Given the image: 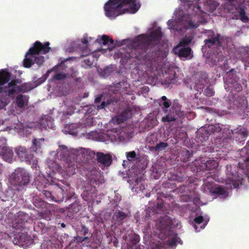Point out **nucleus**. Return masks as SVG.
<instances>
[{
	"instance_id": "obj_1",
	"label": "nucleus",
	"mask_w": 249,
	"mask_h": 249,
	"mask_svg": "<svg viewBox=\"0 0 249 249\" xmlns=\"http://www.w3.org/2000/svg\"><path fill=\"white\" fill-rule=\"evenodd\" d=\"M140 6L138 0H108L104 9L106 16L114 19L126 13H136Z\"/></svg>"
},
{
	"instance_id": "obj_2",
	"label": "nucleus",
	"mask_w": 249,
	"mask_h": 249,
	"mask_svg": "<svg viewBox=\"0 0 249 249\" xmlns=\"http://www.w3.org/2000/svg\"><path fill=\"white\" fill-rule=\"evenodd\" d=\"M156 40V29L152 28L149 31V35L142 34L133 39L134 48L131 50L130 57L138 60H145L147 54V50L152 41Z\"/></svg>"
},
{
	"instance_id": "obj_3",
	"label": "nucleus",
	"mask_w": 249,
	"mask_h": 249,
	"mask_svg": "<svg viewBox=\"0 0 249 249\" xmlns=\"http://www.w3.org/2000/svg\"><path fill=\"white\" fill-rule=\"evenodd\" d=\"M50 43L47 42L44 44L39 41H36L34 46L30 48L26 54V57L23 60V65L25 68H30L35 64L34 57L40 53L46 54L48 53L51 48L49 47Z\"/></svg>"
},
{
	"instance_id": "obj_4",
	"label": "nucleus",
	"mask_w": 249,
	"mask_h": 249,
	"mask_svg": "<svg viewBox=\"0 0 249 249\" xmlns=\"http://www.w3.org/2000/svg\"><path fill=\"white\" fill-rule=\"evenodd\" d=\"M31 176L24 169L18 168L12 174L10 181L15 187V190H21V188L27 185L30 181Z\"/></svg>"
},
{
	"instance_id": "obj_5",
	"label": "nucleus",
	"mask_w": 249,
	"mask_h": 249,
	"mask_svg": "<svg viewBox=\"0 0 249 249\" xmlns=\"http://www.w3.org/2000/svg\"><path fill=\"white\" fill-rule=\"evenodd\" d=\"M91 234L89 229L85 225L81 226L76 231V236H74L73 242L83 246H88L91 240Z\"/></svg>"
},
{
	"instance_id": "obj_6",
	"label": "nucleus",
	"mask_w": 249,
	"mask_h": 249,
	"mask_svg": "<svg viewBox=\"0 0 249 249\" xmlns=\"http://www.w3.org/2000/svg\"><path fill=\"white\" fill-rule=\"evenodd\" d=\"M225 182L227 189L232 188V187L236 188L241 183L242 178L239 177L235 170H233L231 166H227Z\"/></svg>"
},
{
	"instance_id": "obj_7",
	"label": "nucleus",
	"mask_w": 249,
	"mask_h": 249,
	"mask_svg": "<svg viewBox=\"0 0 249 249\" xmlns=\"http://www.w3.org/2000/svg\"><path fill=\"white\" fill-rule=\"evenodd\" d=\"M162 71H164L165 73L162 75H160V78L159 79L161 84L169 87L170 85L175 82V77L176 74L175 68L174 67H169L168 65H165L162 68Z\"/></svg>"
},
{
	"instance_id": "obj_8",
	"label": "nucleus",
	"mask_w": 249,
	"mask_h": 249,
	"mask_svg": "<svg viewBox=\"0 0 249 249\" xmlns=\"http://www.w3.org/2000/svg\"><path fill=\"white\" fill-rule=\"evenodd\" d=\"M30 219L29 215L25 212H19L14 216L13 227L18 230L24 229L25 224Z\"/></svg>"
},
{
	"instance_id": "obj_9",
	"label": "nucleus",
	"mask_w": 249,
	"mask_h": 249,
	"mask_svg": "<svg viewBox=\"0 0 249 249\" xmlns=\"http://www.w3.org/2000/svg\"><path fill=\"white\" fill-rule=\"evenodd\" d=\"M183 42H180L176 46L173 52L175 54L178 55L180 58H184L186 59H191L193 57V54L190 48L182 45Z\"/></svg>"
},
{
	"instance_id": "obj_10",
	"label": "nucleus",
	"mask_w": 249,
	"mask_h": 249,
	"mask_svg": "<svg viewBox=\"0 0 249 249\" xmlns=\"http://www.w3.org/2000/svg\"><path fill=\"white\" fill-rule=\"evenodd\" d=\"M89 155L90 156L96 155L98 162L104 166L108 167L112 162V156L110 154H105L101 152H98L96 154L94 151H90Z\"/></svg>"
},
{
	"instance_id": "obj_11",
	"label": "nucleus",
	"mask_w": 249,
	"mask_h": 249,
	"mask_svg": "<svg viewBox=\"0 0 249 249\" xmlns=\"http://www.w3.org/2000/svg\"><path fill=\"white\" fill-rule=\"evenodd\" d=\"M181 240L177 236L170 237L163 241V244L157 245V249H169V247L176 246L177 243H180Z\"/></svg>"
},
{
	"instance_id": "obj_12",
	"label": "nucleus",
	"mask_w": 249,
	"mask_h": 249,
	"mask_svg": "<svg viewBox=\"0 0 249 249\" xmlns=\"http://www.w3.org/2000/svg\"><path fill=\"white\" fill-rule=\"evenodd\" d=\"M30 238V237L27 234L19 232L14 235L13 242L15 245L23 247L29 243Z\"/></svg>"
},
{
	"instance_id": "obj_13",
	"label": "nucleus",
	"mask_w": 249,
	"mask_h": 249,
	"mask_svg": "<svg viewBox=\"0 0 249 249\" xmlns=\"http://www.w3.org/2000/svg\"><path fill=\"white\" fill-rule=\"evenodd\" d=\"M156 135L155 132L150 133L147 137L145 148L151 152L156 151Z\"/></svg>"
},
{
	"instance_id": "obj_14",
	"label": "nucleus",
	"mask_w": 249,
	"mask_h": 249,
	"mask_svg": "<svg viewBox=\"0 0 249 249\" xmlns=\"http://www.w3.org/2000/svg\"><path fill=\"white\" fill-rule=\"evenodd\" d=\"M82 208V205L79 202L75 200L74 202L70 204L67 208L68 212L69 213V216L73 218Z\"/></svg>"
},
{
	"instance_id": "obj_15",
	"label": "nucleus",
	"mask_w": 249,
	"mask_h": 249,
	"mask_svg": "<svg viewBox=\"0 0 249 249\" xmlns=\"http://www.w3.org/2000/svg\"><path fill=\"white\" fill-rule=\"evenodd\" d=\"M145 189L144 180L142 176L137 177L133 183L132 190L137 193L142 192Z\"/></svg>"
},
{
	"instance_id": "obj_16",
	"label": "nucleus",
	"mask_w": 249,
	"mask_h": 249,
	"mask_svg": "<svg viewBox=\"0 0 249 249\" xmlns=\"http://www.w3.org/2000/svg\"><path fill=\"white\" fill-rule=\"evenodd\" d=\"M129 216L128 213L116 210L113 213V219L118 225L123 224L124 221Z\"/></svg>"
},
{
	"instance_id": "obj_17",
	"label": "nucleus",
	"mask_w": 249,
	"mask_h": 249,
	"mask_svg": "<svg viewBox=\"0 0 249 249\" xmlns=\"http://www.w3.org/2000/svg\"><path fill=\"white\" fill-rule=\"evenodd\" d=\"M64 190L59 186H56L53 190V201L57 202H62L64 200Z\"/></svg>"
},
{
	"instance_id": "obj_18",
	"label": "nucleus",
	"mask_w": 249,
	"mask_h": 249,
	"mask_svg": "<svg viewBox=\"0 0 249 249\" xmlns=\"http://www.w3.org/2000/svg\"><path fill=\"white\" fill-rule=\"evenodd\" d=\"M123 238L125 242L127 241H129V244L132 245V246H138L137 244L139 243L140 241V236L133 232L128 234V236H123Z\"/></svg>"
},
{
	"instance_id": "obj_19",
	"label": "nucleus",
	"mask_w": 249,
	"mask_h": 249,
	"mask_svg": "<svg viewBox=\"0 0 249 249\" xmlns=\"http://www.w3.org/2000/svg\"><path fill=\"white\" fill-rule=\"evenodd\" d=\"M11 73L5 70H0V92L3 90V87H1L7 83L10 80Z\"/></svg>"
},
{
	"instance_id": "obj_20",
	"label": "nucleus",
	"mask_w": 249,
	"mask_h": 249,
	"mask_svg": "<svg viewBox=\"0 0 249 249\" xmlns=\"http://www.w3.org/2000/svg\"><path fill=\"white\" fill-rule=\"evenodd\" d=\"M16 152L21 160H28L31 158V156L28 154L27 149L24 147H18L16 149Z\"/></svg>"
},
{
	"instance_id": "obj_21",
	"label": "nucleus",
	"mask_w": 249,
	"mask_h": 249,
	"mask_svg": "<svg viewBox=\"0 0 249 249\" xmlns=\"http://www.w3.org/2000/svg\"><path fill=\"white\" fill-rule=\"evenodd\" d=\"M0 154L1 155L3 160L6 161L10 162L13 157L14 153L10 148L4 147L2 148Z\"/></svg>"
},
{
	"instance_id": "obj_22",
	"label": "nucleus",
	"mask_w": 249,
	"mask_h": 249,
	"mask_svg": "<svg viewBox=\"0 0 249 249\" xmlns=\"http://www.w3.org/2000/svg\"><path fill=\"white\" fill-rule=\"evenodd\" d=\"M25 96L22 94H18L16 97L15 104L19 108H23L25 105Z\"/></svg>"
},
{
	"instance_id": "obj_23",
	"label": "nucleus",
	"mask_w": 249,
	"mask_h": 249,
	"mask_svg": "<svg viewBox=\"0 0 249 249\" xmlns=\"http://www.w3.org/2000/svg\"><path fill=\"white\" fill-rule=\"evenodd\" d=\"M44 138L37 139L34 138L33 140V144L31 146V149L35 152H37V150L41 148L40 141H44Z\"/></svg>"
},
{
	"instance_id": "obj_24",
	"label": "nucleus",
	"mask_w": 249,
	"mask_h": 249,
	"mask_svg": "<svg viewBox=\"0 0 249 249\" xmlns=\"http://www.w3.org/2000/svg\"><path fill=\"white\" fill-rule=\"evenodd\" d=\"M17 90H18V89L17 88L14 87L8 88V87L6 86L5 87H3V90L1 92L5 93V94L10 97H13L14 94Z\"/></svg>"
},
{
	"instance_id": "obj_25",
	"label": "nucleus",
	"mask_w": 249,
	"mask_h": 249,
	"mask_svg": "<svg viewBox=\"0 0 249 249\" xmlns=\"http://www.w3.org/2000/svg\"><path fill=\"white\" fill-rule=\"evenodd\" d=\"M198 26L197 23H194L190 18L184 21V26L185 29L196 28Z\"/></svg>"
},
{
	"instance_id": "obj_26",
	"label": "nucleus",
	"mask_w": 249,
	"mask_h": 249,
	"mask_svg": "<svg viewBox=\"0 0 249 249\" xmlns=\"http://www.w3.org/2000/svg\"><path fill=\"white\" fill-rule=\"evenodd\" d=\"M159 104L160 106H163L165 108H167L170 106L171 102L166 96H163L159 100Z\"/></svg>"
},
{
	"instance_id": "obj_27",
	"label": "nucleus",
	"mask_w": 249,
	"mask_h": 249,
	"mask_svg": "<svg viewBox=\"0 0 249 249\" xmlns=\"http://www.w3.org/2000/svg\"><path fill=\"white\" fill-rule=\"evenodd\" d=\"M210 192L213 194H216L218 195H224L225 194L226 191L225 190L220 186H215L211 188Z\"/></svg>"
},
{
	"instance_id": "obj_28",
	"label": "nucleus",
	"mask_w": 249,
	"mask_h": 249,
	"mask_svg": "<svg viewBox=\"0 0 249 249\" xmlns=\"http://www.w3.org/2000/svg\"><path fill=\"white\" fill-rule=\"evenodd\" d=\"M112 103H113V100L111 99H108L107 101H103L100 105L97 106V109L99 110L109 107V106Z\"/></svg>"
},
{
	"instance_id": "obj_29",
	"label": "nucleus",
	"mask_w": 249,
	"mask_h": 249,
	"mask_svg": "<svg viewBox=\"0 0 249 249\" xmlns=\"http://www.w3.org/2000/svg\"><path fill=\"white\" fill-rule=\"evenodd\" d=\"M96 41L100 44L107 45L109 41V36L104 35L101 38H98Z\"/></svg>"
},
{
	"instance_id": "obj_30",
	"label": "nucleus",
	"mask_w": 249,
	"mask_h": 249,
	"mask_svg": "<svg viewBox=\"0 0 249 249\" xmlns=\"http://www.w3.org/2000/svg\"><path fill=\"white\" fill-rule=\"evenodd\" d=\"M31 88L29 84L24 83L18 86V91H22L23 92H27L31 90Z\"/></svg>"
},
{
	"instance_id": "obj_31",
	"label": "nucleus",
	"mask_w": 249,
	"mask_h": 249,
	"mask_svg": "<svg viewBox=\"0 0 249 249\" xmlns=\"http://www.w3.org/2000/svg\"><path fill=\"white\" fill-rule=\"evenodd\" d=\"M67 166H66V171L70 174H74L76 173V165L74 163L70 164L68 163Z\"/></svg>"
},
{
	"instance_id": "obj_32",
	"label": "nucleus",
	"mask_w": 249,
	"mask_h": 249,
	"mask_svg": "<svg viewBox=\"0 0 249 249\" xmlns=\"http://www.w3.org/2000/svg\"><path fill=\"white\" fill-rule=\"evenodd\" d=\"M34 61L35 63L40 66L42 65L44 62V57L43 56H39V54L35 55L34 57Z\"/></svg>"
},
{
	"instance_id": "obj_33",
	"label": "nucleus",
	"mask_w": 249,
	"mask_h": 249,
	"mask_svg": "<svg viewBox=\"0 0 249 249\" xmlns=\"http://www.w3.org/2000/svg\"><path fill=\"white\" fill-rule=\"evenodd\" d=\"M21 83V80L19 79H15L11 80V82H9L7 87L8 88L14 87L15 88H18V86H17L18 84H20Z\"/></svg>"
},
{
	"instance_id": "obj_34",
	"label": "nucleus",
	"mask_w": 249,
	"mask_h": 249,
	"mask_svg": "<svg viewBox=\"0 0 249 249\" xmlns=\"http://www.w3.org/2000/svg\"><path fill=\"white\" fill-rule=\"evenodd\" d=\"M126 156L129 161H132L136 158V153L134 151L126 152Z\"/></svg>"
},
{
	"instance_id": "obj_35",
	"label": "nucleus",
	"mask_w": 249,
	"mask_h": 249,
	"mask_svg": "<svg viewBox=\"0 0 249 249\" xmlns=\"http://www.w3.org/2000/svg\"><path fill=\"white\" fill-rule=\"evenodd\" d=\"M66 77V74L62 73H58L53 75V78L57 80H60Z\"/></svg>"
},
{
	"instance_id": "obj_36",
	"label": "nucleus",
	"mask_w": 249,
	"mask_h": 249,
	"mask_svg": "<svg viewBox=\"0 0 249 249\" xmlns=\"http://www.w3.org/2000/svg\"><path fill=\"white\" fill-rule=\"evenodd\" d=\"M42 192L47 198H50L53 200V191H49L47 190H43Z\"/></svg>"
},
{
	"instance_id": "obj_37",
	"label": "nucleus",
	"mask_w": 249,
	"mask_h": 249,
	"mask_svg": "<svg viewBox=\"0 0 249 249\" xmlns=\"http://www.w3.org/2000/svg\"><path fill=\"white\" fill-rule=\"evenodd\" d=\"M193 38L191 36L185 37L180 42H183L182 45L186 46L187 45L189 44L192 40Z\"/></svg>"
},
{
	"instance_id": "obj_38",
	"label": "nucleus",
	"mask_w": 249,
	"mask_h": 249,
	"mask_svg": "<svg viewBox=\"0 0 249 249\" xmlns=\"http://www.w3.org/2000/svg\"><path fill=\"white\" fill-rule=\"evenodd\" d=\"M162 120L163 122H171L175 120V118L172 115L168 114L165 117H163Z\"/></svg>"
},
{
	"instance_id": "obj_39",
	"label": "nucleus",
	"mask_w": 249,
	"mask_h": 249,
	"mask_svg": "<svg viewBox=\"0 0 249 249\" xmlns=\"http://www.w3.org/2000/svg\"><path fill=\"white\" fill-rule=\"evenodd\" d=\"M203 221V218L202 216H198L195 219V221L198 224L201 223Z\"/></svg>"
},
{
	"instance_id": "obj_40",
	"label": "nucleus",
	"mask_w": 249,
	"mask_h": 249,
	"mask_svg": "<svg viewBox=\"0 0 249 249\" xmlns=\"http://www.w3.org/2000/svg\"><path fill=\"white\" fill-rule=\"evenodd\" d=\"M127 114V112L126 111H124L120 116V117L122 118V120L123 121H126L128 119V117L125 116Z\"/></svg>"
},
{
	"instance_id": "obj_41",
	"label": "nucleus",
	"mask_w": 249,
	"mask_h": 249,
	"mask_svg": "<svg viewBox=\"0 0 249 249\" xmlns=\"http://www.w3.org/2000/svg\"><path fill=\"white\" fill-rule=\"evenodd\" d=\"M44 204L43 203V201H39V202H37L36 201H34V205H35V206L37 208H39V207H41Z\"/></svg>"
},
{
	"instance_id": "obj_42",
	"label": "nucleus",
	"mask_w": 249,
	"mask_h": 249,
	"mask_svg": "<svg viewBox=\"0 0 249 249\" xmlns=\"http://www.w3.org/2000/svg\"><path fill=\"white\" fill-rule=\"evenodd\" d=\"M103 97L102 95H99L98 97H97L95 99V103L97 104L99 103L102 101V98Z\"/></svg>"
},
{
	"instance_id": "obj_43",
	"label": "nucleus",
	"mask_w": 249,
	"mask_h": 249,
	"mask_svg": "<svg viewBox=\"0 0 249 249\" xmlns=\"http://www.w3.org/2000/svg\"><path fill=\"white\" fill-rule=\"evenodd\" d=\"M84 63L89 67L92 65V63L89 59H85Z\"/></svg>"
},
{
	"instance_id": "obj_44",
	"label": "nucleus",
	"mask_w": 249,
	"mask_h": 249,
	"mask_svg": "<svg viewBox=\"0 0 249 249\" xmlns=\"http://www.w3.org/2000/svg\"><path fill=\"white\" fill-rule=\"evenodd\" d=\"M88 39L87 36H84V37L82 39V42L84 44L88 45Z\"/></svg>"
},
{
	"instance_id": "obj_45",
	"label": "nucleus",
	"mask_w": 249,
	"mask_h": 249,
	"mask_svg": "<svg viewBox=\"0 0 249 249\" xmlns=\"http://www.w3.org/2000/svg\"><path fill=\"white\" fill-rule=\"evenodd\" d=\"M127 249H141L140 246H129Z\"/></svg>"
},
{
	"instance_id": "obj_46",
	"label": "nucleus",
	"mask_w": 249,
	"mask_h": 249,
	"mask_svg": "<svg viewBox=\"0 0 249 249\" xmlns=\"http://www.w3.org/2000/svg\"><path fill=\"white\" fill-rule=\"evenodd\" d=\"M127 249H141L140 246H129Z\"/></svg>"
},
{
	"instance_id": "obj_47",
	"label": "nucleus",
	"mask_w": 249,
	"mask_h": 249,
	"mask_svg": "<svg viewBox=\"0 0 249 249\" xmlns=\"http://www.w3.org/2000/svg\"><path fill=\"white\" fill-rule=\"evenodd\" d=\"M58 66H56L51 69V70H49L47 71V73L49 74V73H51L53 71H55L56 69L58 68Z\"/></svg>"
},
{
	"instance_id": "obj_48",
	"label": "nucleus",
	"mask_w": 249,
	"mask_h": 249,
	"mask_svg": "<svg viewBox=\"0 0 249 249\" xmlns=\"http://www.w3.org/2000/svg\"><path fill=\"white\" fill-rule=\"evenodd\" d=\"M211 127H212V129H213V127L215 128V129H214V131H219L221 130V128L218 125H212Z\"/></svg>"
},
{
	"instance_id": "obj_49",
	"label": "nucleus",
	"mask_w": 249,
	"mask_h": 249,
	"mask_svg": "<svg viewBox=\"0 0 249 249\" xmlns=\"http://www.w3.org/2000/svg\"><path fill=\"white\" fill-rule=\"evenodd\" d=\"M147 249H156V244H155L153 242V245H149Z\"/></svg>"
},
{
	"instance_id": "obj_50",
	"label": "nucleus",
	"mask_w": 249,
	"mask_h": 249,
	"mask_svg": "<svg viewBox=\"0 0 249 249\" xmlns=\"http://www.w3.org/2000/svg\"><path fill=\"white\" fill-rule=\"evenodd\" d=\"M241 20L243 21H246L248 20V18L244 15L243 16H242Z\"/></svg>"
},
{
	"instance_id": "obj_51",
	"label": "nucleus",
	"mask_w": 249,
	"mask_h": 249,
	"mask_svg": "<svg viewBox=\"0 0 249 249\" xmlns=\"http://www.w3.org/2000/svg\"><path fill=\"white\" fill-rule=\"evenodd\" d=\"M206 43L207 42H211V43H212L213 44H214V43H215V40L214 39H212V40L209 39V40H206Z\"/></svg>"
},
{
	"instance_id": "obj_52",
	"label": "nucleus",
	"mask_w": 249,
	"mask_h": 249,
	"mask_svg": "<svg viewBox=\"0 0 249 249\" xmlns=\"http://www.w3.org/2000/svg\"><path fill=\"white\" fill-rule=\"evenodd\" d=\"M108 42H109L110 44L113 45V44H114V40L112 39L109 38V41H108Z\"/></svg>"
},
{
	"instance_id": "obj_53",
	"label": "nucleus",
	"mask_w": 249,
	"mask_h": 249,
	"mask_svg": "<svg viewBox=\"0 0 249 249\" xmlns=\"http://www.w3.org/2000/svg\"><path fill=\"white\" fill-rule=\"evenodd\" d=\"M61 227L62 228H65L66 227V224L64 223H62L60 224Z\"/></svg>"
},
{
	"instance_id": "obj_54",
	"label": "nucleus",
	"mask_w": 249,
	"mask_h": 249,
	"mask_svg": "<svg viewBox=\"0 0 249 249\" xmlns=\"http://www.w3.org/2000/svg\"><path fill=\"white\" fill-rule=\"evenodd\" d=\"M156 35H157V39H158V37H159V29H157V33H156Z\"/></svg>"
},
{
	"instance_id": "obj_55",
	"label": "nucleus",
	"mask_w": 249,
	"mask_h": 249,
	"mask_svg": "<svg viewBox=\"0 0 249 249\" xmlns=\"http://www.w3.org/2000/svg\"><path fill=\"white\" fill-rule=\"evenodd\" d=\"M167 50L168 49H167V45H166V46L164 48V52L165 53H166Z\"/></svg>"
},
{
	"instance_id": "obj_56",
	"label": "nucleus",
	"mask_w": 249,
	"mask_h": 249,
	"mask_svg": "<svg viewBox=\"0 0 249 249\" xmlns=\"http://www.w3.org/2000/svg\"><path fill=\"white\" fill-rule=\"evenodd\" d=\"M145 196H146V197H149V196H150V194H146L145 195Z\"/></svg>"
},
{
	"instance_id": "obj_57",
	"label": "nucleus",
	"mask_w": 249,
	"mask_h": 249,
	"mask_svg": "<svg viewBox=\"0 0 249 249\" xmlns=\"http://www.w3.org/2000/svg\"><path fill=\"white\" fill-rule=\"evenodd\" d=\"M162 144L163 147H166V145L165 144L163 143Z\"/></svg>"
},
{
	"instance_id": "obj_58",
	"label": "nucleus",
	"mask_w": 249,
	"mask_h": 249,
	"mask_svg": "<svg viewBox=\"0 0 249 249\" xmlns=\"http://www.w3.org/2000/svg\"><path fill=\"white\" fill-rule=\"evenodd\" d=\"M89 40H92V37H90L89 38Z\"/></svg>"
},
{
	"instance_id": "obj_59",
	"label": "nucleus",
	"mask_w": 249,
	"mask_h": 249,
	"mask_svg": "<svg viewBox=\"0 0 249 249\" xmlns=\"http://www.w3.org/2000/svg\"><path fill=\"white\" fill-rule=\"evenodd\" d=\"M209 96H212V93L209 94Z\"/></svg>"
},
{
	"instance_id": "obj_60",
	"label": "nucleus",
	"mask_w": 249,
	"mask_h": 249,
	"mask_svg": "<svg viewBox=\"0 0 249 249\" xmlns=\"http://www.w3.org/2000/svg\"><path fill=\"white\" fill-rule=\"evenodd\" d=\"M159 147H160V146H158V145H157V146H156L157 148H159Z\"/></svg>"
},
{
	"instance_id": "obj_61",
	"label": "nucleus",
	"mask_w": 249,
	"mask_h": 249,
	"mask_svg": "<svg viewBox=\"0 0 249 249\" xmlns=\"http://www.w3.org/2000/svg\"><path fill=\"white\" fill-rule=\"evenodd\" d=\"M1 108V107H0V109Z\"/></svg>"
},
{
	"instance_id": "obj_62",
	"label": "nucleus",
	"mask_w": 249,
	"mask_h": 249,
	"mask_svg": "<svg viewBox=\"0 0 249 249\" xmlns=\"http://www.w3.org/2000/svg\"><path fill=\"white\" fill-rule=\"evenodd\" d=\"M97 249L96 248V249Z\"/></svg>"
}]
</instances>
